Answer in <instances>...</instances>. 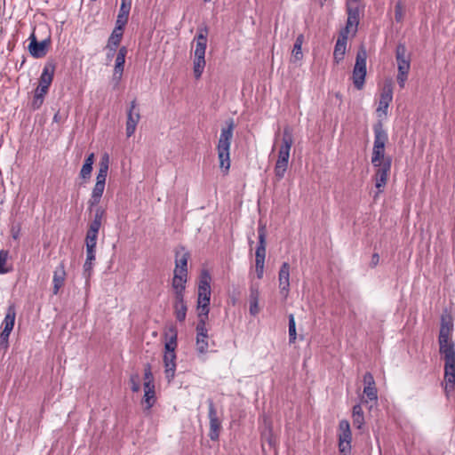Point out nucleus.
Masks as SVG:
<instances>
[{"instance_id": "1", "label": "nucleus", "mask_w": 455, "mask_h": 455, "mask_svg": "<svg viewBox=\"0 0 455 455\" xmlns=\"http://www.w3.org/2000/svg\"><path fill=\"white\" fill-rule=\"evenodd\" d=\"M439 352L444 360L443 387L449 395L455 389V343L451 336L438 337Z\"/></svg>"}, {"instance_id": "2", "label": "nucleus", "mask_w": 455, "mask_h": 455, "mask_svg": "<svg viewBox=\"0 0 455 455\" xmlns=\"http://www.w3.org/2000/svg\"><path fill=\"white\" fill-rule=\"evenodd\" d=\"M225 127L221 128L220 135L217 144L218 157L220 167L226 172L230 168V147L235 130L233 119H229Z\"/></svg>"}, {"instance_id": "3", "label": "nucleus", "mask_w": 455, "mask_h": 455, "mask_svg": "<svg viewBox=\"0 0 455 455\" xmlns=\"http://www.w3.org/2000/svg\"><path fill=\"white\" fill-rule=\"evenodd\" d=\"M293 140L291 131L289 127L283 129L282 145L278 151V158L276 160L274 172L276 181H280L283 179L285 172L288 168L290 151L292 146Z\"/></svg>"}, {"instance_id": "4", "label": "nucleus", "mask_w": 455, "mask_h": 455, "mask_svg": "<svg viewBox=\"0 0 455 455\" xmlns=\"http://www.w3.org/2000/svg\"><path fill=\"white\" fill-rule=\"evenodd\" d=\"M211 276L207 271H204L200 277L197 293L198 320L207 321L210 312L211 300Z\"/></svg>"}, {"instance_id": "5", "label": "nucleus", "mask_w": 455, "mask_h": 455, "mask_svg": "<svg viewBox=\"0 0 455 455\" xmlns=\"http://www.w3.org/2000/svg\"><path fill=\"white\" fill-rule=\"evenodd\" d=\"M207 36H208V28L207 27L199 28L197 30V34L195 37L196 42V49H195V59H194V76L196 79H199L202 76L205 67V51L207 45Z\"/></svg>"}, {"instance_id": "6", "label": "nucleus", "mask_w": 455, "mask_h": 455, "mask_svg": "<svg viewBox=\"0 0 455 455\" xmlns=\"http://www.w3.org/2000/svg\"><path fill=\"white\" fill-rule=\"evenodd\" d=\"M374 142L371 155V164L379 166L385 163L387 156H385V145L388 140L387 133L383 128L381 121L373 125Z\"/></svg>"}, {"instance_id": "7", "label": "nucleus", "mask_w": 455, "mask_h": 455, "mask_svg": "<svg viewBox=\"0 0 455 455\" xmlns=\"http://www.w3.org/2000/svg\"><path fill=\"white\" fill-rule=\"evenodd\" d=\"M259 243L255 251V267L257 277L261 279L264 273V265L266 258V237L267 228L266 225L259 223L258 227Z\"/></svg>"}, {"instance_id": "8", "label": "nucleus", "mask_w": 455, "mask_h": 455, "mask_svg": "<svg viewBox=\"0 0 455 455\" xmlns=\"http://www.w3.org/2000/svg\"><path fill=\"white\" fill-rule=\"evenodd\" d=\"M367 53L364 49H360L356 53L355 64L353 68L352 80L357 90H362L364 86Z\"/></svg>"}, {"instance_id": "9", "label": "nucleus", "mask_w": 455, "mask_h": 455, "mask_svg": "<svg viewBox=\"0 0 455 455\" xmlns=\"http://www.w3.org/2000/svg\"><path fill=\"white\" fill-rule=\"evenodd\" d=\"M346 10L347 20L346 27L341 31H344L345 34H349V32L352 31L353 35H355L360 22L359 0H347Z\"/></svg>"}, {"instance_id": "10", "label": "nucleus", "mask_w": 455, "mask_h": 455, "mask_svg": "<svg viewBox=\"0 0 455 455\" xmlns=\"http://www.w3.org/2000/svg\"><path fill=\"white\" fill-rule=\"evenodd\" d=\"M338 439L339 455H349L351 452L352 432L348 420L341 419L339 422Z\"/></svg>"}, {"instance_id": "11", "label": "nucleus", "mask_w": 455, "mask_h": 455, "mask_svg": "<svg viewBox=\"0 0 455 455\" xmlns=\"http://www.w3.org/2000/svg\"><path fill=\"white\" fill-rule=\"evenodd\" d=\"M393 100V84L391 81H386L381 89L379 106L376 109L379 117L387 116L389 104Z\"/></svg>"}, {"instance_id": "12", "label": "nucleus", "mask_w": 455, "mask_h": 455, "mask_svg": "<svg viewBox=\"0 0 455 455\" xmlns=\"http://www.w3.org/2000/svg\"><path fill=\"white\" fill-rule=\"evenodd\" d=\"M207 403L208 418L210 420L209 437L212 441H217L219 440L221 429V420L218 417L217 410L212 399H208Z\"/></svg>"}, {"instance_id": "13", "label": "nucleus", "mask_w": 455, "mask_h": 455, "mask_svg": "<svg viewBox=\"0 0 455 455\" xmlns=\"http://www.w3.org/2000/svg\"><path fill=\"white\" fill-rule=\"evenodd\" d=\"M29 41L28 52L32 57L40 59L47 54L51 43L50 38H46L41 42H38L35 33H32L29 36Z\"/></svg>"}, {"instance_id": "14", "label": "nucleus", "mask_w": 455, "mask_h": 455, "mask_svg": "<svg viewBox=\"0 0 455 455\" xmlns=\"http://www.w3.org/2000/svg\"><path fill=\"white\" fill-rule=\"evenodd\" d=\"M206 322L207 321L198 320V323L196 327V351L198 352V354H201V355L207 353L208 348H209V344H208L209 336H208V330L206 328Z\"/></svg>"}, {"instance_id": "15", "label": "nucleus", "mask_w": 455, "mask_h": 455, "mask_svg": "<svg viewBox=\"0 0 455 455\" xmlns=\"http://www.w3.org/2000/svg\"><path fill=\"white\" fill-rule=\"evenodd\" d=\"M140 120V110L137 108L136 100H133L130 108L127 111V121H126V136L130 138L132 136L136 131V127L138 123Z\"/></svg>"}, {"instance_id": "16", "label": "nucleus", "mask_w": 455, "mask_h": 455, "mask_svg": "<svg viewBox=\"0 0 455 455\" xmlns=\"http://www.w3.org/2000/svg\"><path fill=\"white\" fill-rule=\"evenodd\" d=\"M395 59L397 62L398 73L409 74L411 68L410 56L407 54V49L404 44H398L395 49Z\"/></svg>"}, {"instance_id": "17", "label": "nucleus", "mask_w": 455, "mask_h": 455, "mask_svg": "<svg viewBox=\"0 0 455 455\" xmlns=\"http://www.w3.org/2000/svg\"><path fill=\"white\" fill-rule=\"evenodd\" d=\"M67 277L65 264L61 261L53 271L52 276V294L57 295L60 290L64 286Z\"/></svg>"}, {"instance_id": "18", "label": "nucleus", "mask_w": 455, "mask_h": 455, "mask_svg": "<svg viewBox=\"0 0 455 455\" xmlns=\"http://www.w3.org/2000/svg\"><path fill=\"white\" fill-rule=\"evenodd\" d=\"M278 279L280 293L286 299L290 289V265L287 262L282 264Z\"/></svg>"}, {"instance_id": "19", "label": "nucleus", "mask_w": 455, "mask_h": 455, "mask_svg": "<svg viewBox=\"0 0 455 455\" xmlns=\"http://www.w3.org/2000/svg\"><path fill=\"white\" fill-rule=\"evenodd\" d=\"M55 69L56 63L54 60H49L48 61H46V63L44 66L42 74L39 77V85L50 88L53 80Z\"/></svg>"}, {"instance_id": "20", "label": "nucleus", "mask_w": 455, "mask_h": 455, "mask_svg": "<svg viewBox=\"0 0 455 455\" xmlns=\"http://www.w3.org/2000/svg\"><path fill=\"white\" fill-rule=\"evenodd\" d=\"M347 36L348 34H345L344 31H340L333 52V58L336 63H339L344 59L347 49Z\"/></svg>"}, {"instance_id": "21", "label": "nucleus", "mask_w": 455, "mask_h": 455, "mask_svg": "<svg viewBox=\"0 0 455 455\" xmlns=\"http://www.w3.org/2000/svg\"><path fill=\"white\" fill-rule=\"evenodd\" d=\"M173 310L176 320L180 323L184 322L188 311L185 296H173Z\"/></svg>"}, {"instance_id": "22", "label": "nucleus", "mask_w": 455, "mask_h": 455, "mask_svg": "<svg viewBox=\"0 0 455 455\" xmlns=\"http://www.w3.org/2000/svg\"><path fill=\"white\" fill-rule=\"evenodd\" d=\"M176 353L165 352L164 355L165 378L171 382L175 376L176 371Z\"/></svg>"}, {"instance_id": "23", "label": "nucleus", "mask_w": 455, "mask_h": 455, "mask_svg": "<svg viewBox=\"0 0 455 455\" xmlns=\"http://www.w3.org/2000/svg\"><path fill=\"white\" fill-rule=\"evenodd\" d=\"M109 168V156L104 154L100 162L99 171L96 176V182L106 185V180Z\"/></svg>"}, {"instance_id": "24", "label": "nucleus", "mask_w": 455, "mask_h": 455, "mask_svg": "<svg viewBox=\"0 0 455 455\" xmlns=\"http://www.w3.org/2000/svg\"><path fill=\"white\" fill-rule=\"evenodd\" d=\"M104 189H105L104 184L97 183V182L95 183V185L92 188V194H91V197L87 203L89 205L90 211H92L94 206H97L100 204L102 195L104 193Z\"/></svg>"}, {"instance_id": "25", "label": "nucleus", "mask_w": 455, "mask_h": 455, "mask_svg": "<svg viewBox=\"0 0 455 455\" xmlns=\"http://www.w3.org/2000/svg\"><path fill=\"white\" fill-rule=\"evenodd\" d=\"M49 91V88H46L45 86H41L38 84L36 89L35 90L34 97L31 101V108L33 110H37L41 108V106L44 103V97L47 94Z\"/></svg>"}, {"instance_id": "26", "label": "nucleus", "mask_w": 455, "mask_h": 455, "mask_svg": "<svg viewBox=\"0 0 455 455\" xmlns=\"http://www.w3.org/2000/svg\"><path fill=\"white\" fill-rule=\"evenodd\" d=\"M16 318V307L14 304H10L7 307L4 319L2 323L3 330L12 331L14 327Z\"/></svg>"}, {"instance_id": "27", "label": "nucleus", "mask_w": 455, "mask_h": 455, "mask_svg": "<svg viewBox=\"0 0 455 455\" xmlns=\"http://www.w3.org/2000/svg\"><path fill=\"white\" fill-rule=\"evenodd\" d=\"M259 291L255 285L250 287V314L253 316L259 312Z\"/></svg>"}, {"instance_id": "28", "label": "nucleus", "mask_w": 455, "mask_h": 455, "mask_svg": "<svg viewBox=\"0 0 455 455\" xmlns=\"http://www.w3.org/2000/svg\"><path fill=\"white\" fill-rule=\"evenodd\" d=\"M156 402V390L155 387H148V385H144V396L142 399V403L145 404V410L149 411Z\"/></svg>"}, {"instance_id": "29", "label": "nucleus", "mask_w": 455, "mask_h": 455, "mask_svg": "<svg viewBox=\"0 0 455 455\" xmlns=\"http://www.w3.org/2000/svg\"><path fill=\"white\" fill-rule=\"evenodd\" d=\"M123 35L124 30H117V28H114L110 36L108 37L106 49L109 51H116L123 38Z\"/></svg>"}, {"instance_id": "30", "label": "nucleus", "mask_w": 455, "mask_h": 455, "mask_svg": "<svg viewBox=\"0 0 455 455\" xmlns=\"http://www.w3.org/2000/svg\"><path fill=\"white\" fill-rule=\"evenodd\" d=\"M453 331L452 318L446 315L441 317V326L438 337H448L451 335Z\"/></svg>"}, {"instance_id": "31", "label": "nucleus", "mask_w": 455, "mask_h": 455, "mask_svg": "<svg viewBox=\"0 0 455 455\" xmlns=\"http://www.w3.org/2000/svg\"><path fill=\"white\" fill-rule=\"evenodd\" d=\"M9 251L0 250V274L5 275L13 271V266L9 262Z\"/></svg>"}, {"instance_id": "32", "label": "nucleus", "mask_w": 455, "mask_h": 455, "mask_svg": "<svg viewBox=\"0 0 455 455\" xmlns=\"http://www.w3.org/2000/svg\"><path fill=\"white\" fill-rule=\"evenodd\" d=\"M353 425L357 429H361L364 425V416L362 406L355 404L352 410Z\"/></svg>"}, {"instance_id": "33", "label": "nucleus", "mask_w": 455, "mask_h": 455, "mask_svg": "<svg viewBox=\"0 0 455 455\" xmlns=\"http://www.w3.org/2000/svg\"><path fill=\"white\" fill-rule=\"evenodd\" d=\"M186 279H182L180 276H173L172 281V287L173 290V296H185L186 290Z\"/></svg>"}, {"instance_id": "34", "label": "nucleus", "mask_w": 455, "mask_h": 455, "mask_svg": "<svg viewBox=\"0 0 455 455\" xmlns=\"http://www.w3.org/2000/svg\"><path fill=\"white\" fill-rule=\"evenodd\" d=\"M391 165H392V158H391V156H387L385 163H383L382 164H380L379 166H374L375 168H377L374 176H377V177L380 176L382 178L388 179L389 173L391 171Z\"/></svg>"}, {"instance_id": "35", "label": "nucleus", "mask_w": 455, "mask_h": 455, "mask_svg": "<svg viewBox=\"0 0 455 455\" xmlns=\"http://www.w3.org/2000/svg\"><path fill=\"white\" fill-rule=\"evenodd\" d=\"M98 235L93 233L86 232L85 235V247H86V254H96V245H97Z\"/></svg>"}, {"instance_id": "36", "label": "nucleus", "mask_w": 455, "mask_h": 455, "mask_svg": "<svg viewBox=\"0 0 455 455\" xmlns=\"http://www.w3.org/2000/svg\"><path fill=\"white\" fill-rule=\"evenodd\" d=\"M304 42V36L302 34L299 35L295 40L293 49L291 52L292 58L295 60H300L303 58V53L301 50L302 44Z\"/></svg>"}, {"instance_id": "37", "label": "nucleus", "mask_w": 455, "mask_h": 455, "mask_svg": "<svg viewBox=\"0 0 455 455\" xmlns=\"http://www.w3.org/2000/svg\"><path fill=\"white\" fill-rule=\"evenodd\" d=\"M189 256V252L185 251L184 249H182V251H177L175 256V267L188 268Z\"/></svg>"}, {"instance_id": "38", "label": "nucleus", "mask_w": 455, "mask_h": 455, "mask_svg": "<svg viewBox=\"0 0 455 455\" xmlns=\"http://www.w3.org/2000/svg\"><path fill=\"white\" fill-rule=\"evenodd\" d=\"M297 338L296 323L292 314L289 315V342L294 343Z\"/></svg>"}, {"instance_id": "39", "label": "nucleus", "mask_w": 455, "mask_h": 455, "mask_svg": "<svg viewBox=\"0 0 455 455\" xmlns=\"http://www.w3.org/2000/svg\"><path fill=\"white\" fill-rule=\"evenodd\" d=\"M173 334L170 337L169 340L165 343V352L175 353L177 347V332L174 330H171Z\"/></svg>"}, {"instance_id": "40", "label": "nucleus", "mask_w": 455, "mask_h": 455, "mask_svg": "<svg viewBox=\"0 0 455 455\" xmlns=\"http://www.w3.org/2000/svg\"><path fill=\"white\" fill-rule=\"evenodd\" d=\"M12 331L3 330L0 333V350H2L4 353L6 352V350L9 347V337Z\"/></svg>"}, {"instance_id": "41", "label": "nucleus", "mask_w": 455, "mask_h": 455, "mask_svg": "<svg viewBox=\"0 0 455 455\" xmlns=\"http://www.w3.org/2000/svg\"><path fill=\"white\" fill-rule=\"evenodd\" d=\"M94 260H95V254H93V253L86 254V259L84 264V275H87V277H89L91 275V271L92 269V264H93Z\"/></svg>"}, {"instance_id": "42", "label": "nucleus", "mask_w": 455, "mask_h": 455, "mask_svg": "<svg viewBox=\"0 0 455 455\" xmlns=\"http://www.w3.org/2000/svg\"><path fill=\"white\" fill-rule=\"evenodd\" d=\"M373 179H374V181H375V187L378 189V192L374 196V198H376L379 194H380V193H382L384 191V188H385V187L387 185V182L388 179L382 178L380 176L379 177L373 176Z\"/></svg>"}, {"instance_id": "43", "label": "nucleus", "mask_w": 455, "mask_h": 455, "mask_svg": "<svg viewBox=\"0 0 455 455\" xmlns=\"http://www.w3.org/2000/svg\"><path fill=\"white\" fill-rule=\"evenodd\" d=\"M148 387H155L154 383V376L151 371L150 364H147L144 369V385H148Z\"/></svg>"}, {"instance_id": "44", "label": "nucleus", "mask_w": 455, "mask_h": 455, "mask_svg": "<svg viewBox=\"0 0 455 455\" xmlns=\"http://www.w3.org/2000/svg\"><path fill=\"white\" fill-rule=\"evenodd\" d=\"M124 64L115 65L113 73V81H115L116 86H117L122 79L124 73Z\"/></svg>"}, {"instance_id": "45", "label": "nucleus", "mask_w": 455, "mask_h": 455, "mask_svg": "<svg viewBox=\"0 0 455 455\" xmlns=\"http://www.w3.org/2000/svg\"><path fill=\"white\" fill-rule=\"evenodd\" d=\"M130 385L132 392L137 393L140 389V377L138 373L132 374L130 377Z\"/></svg>"}, {"instance_id": "46", "label": "nucleus", "mask_w": 455, "mask_h": 455, "mask_svg": "<svg viewBox=\"0 0 455 455\" xmlns=\"http://www.w3.org/2000/svg\"><path fill=\"white\" fill-rule=\"evenodd\" d=\"M92 165L93 164H83V166L80 170V173H79V176L81 179H83L85 181L90 180V178L92 176Z\"/></svg>"}, {"instance_id": "47", "label": "nucleus", "mask_w": 455, "mask_h": 455, "mask_svg": "<svg viewBox=\"0 0 455 455\" xmlns=\"http://www.w3.org/2000/svg\"><path fill=\"white\" fill-rule=\"evenodd\" d=\"M404 17V8L401 1L395 5V19L396 22H402Z\"/></svg>"}, {"instance_id": "48", "label": "nucleus", "mask_w": 455, "mask_h": 455, "mask_svg": "<svg viewBox=\"0 0 455 455\" xmlns=\"http://www.w3.org/2000/svg\"><path fill=\"white\" fill-rule=\"evenodd\" d=\"M363 394L370 401L376 402L378 400V390L376 387H364Z\"/></svg>"}, {"instance_id": "49", "label": "nucleus", "mask_w": 455, "mask_h": 455, "mask_svg": "<svg viewBox=\"0 0 455 455\" xmlns=\"http://www.w3.org/2000/svg\"><path fill=\"white\" fill-rule=\"evenodd\" d=\"M127 52L128 50L126 46H122L119 48L116 57L115 65L124 64Z\"/></svg>"}, {"instance_id": "50", "label": "nucleus", "mask_w": 455, "mask_h": 455, "mask_svg": "<svg viewBox=\"0 0 455 455\" xmlns=\"http://www.w3.org/2000/svg\"><path fill=\"white\" fill-rule=\"evenodd\" d=\"M128 16L118 14L115 28H117V30H124L128 22Z\"/></svg>"}, {"instance_id": "51", "label": "nucleus", "mask_w": 455, "mask_h": 455, "mask_svg": "<svg viewBox=\"0 0 455 455\" xmlns=\"http://www.w3.org/2000/svg\"><path fill=\"white\" fill-rule=\"evenodd\" d=\"M106 216V210L101 206L96 207L94 210L93 221L100 222L102 224V220Z\"/></svg>"}, {"instance_id": "52", "label": "nucleus", "mask_w": 455, "mask_h": 455, "mask_svg": "<svg viewBox=\"0 0 455 455\" xmlns=\"http://www.w3.org/2000/svg\"><path fill=\"white\" fill-rule=\"evenodd\" d=\"M101 226H102V224L100 222L92 220L89 224L87 232L92 233V234L95 233V234L99 235V231L101 228Z\"/></svg>"}, {"instance_id": "53", "label": "nucleus", "mask_w": 455, "mask_h": 455, "mask_svg": "<svg viewBox=\"0 0 455 455\" xmlns=\"http://www.w3.org/2000/svg\"><path fill=\"white\" fill-rule=\"evenodd\" d=\"M363 384L364 387H376L373 375L371 372L368 371L363 375Z\"/></svg>"}, {"instance_id": "54", "label": "nucleus", "mask_w": 455, "mask_h": 455, "mask_svg": "<svg viewBox=\"0 0 455 455\" xmlns=\"http://www.w3.org/2000/svg\"><path fill=\"white\" fill-rule=\"evenodd\" d=\"M131 8H132V5L130 4V3H127V4L121 3L118 14L125 15V16L129 17Z\"/></svg>"}, {"instance_id": "55", "label": "nucleus", "mask_w": 455, "mask_h": 455, "mask_svg": "<svg viewBox=\"0 0 455 455\" xmlns=\"http://www.w3.org/2000/svg\"><path fill=\"white\" fill-rule=\"evenodd\" d=\"M173 276L188 280V268H174Z\"/></svg>"}, {"instance_id": "56", "label": "nucleus", "mask_w": 455, "mask_h": 455, "mask_svg": "<svg viewBox=\"0 0 455 455\" xmlns=\"http://www.w3.org/2000/svg\"><path fill=\"white\" fill-rule=\"evenodd\" d=\"M407 78H408V74H406V73H398L397 74L396 79H397V83H398L400 88H402V89L404 88L405 82H406Z\"/></svg>"}, {"instance_id": "57", "label": "nucleus", "mask_w": 455, "mask_h": 455, "mask_svg": "<svg viewBox=\"0 0 455 455\" xmlns=\"http://www.w3.org/2000/svg\"><path fill=\"white\" fill-rule=\"evenodd\" d=\"M11 235H12V239L19 240L20 235V225L12 226L11 228Z\"/></svg>"}, {"instance_id": "58", "label": "nucleus", "mask_w": 455, "mask_h": 455, "mask_svg": "<svg viewBox=\"0 0 455 455\" xmlns=\"http://www.w3.org/2000/svg\"><path fill=\"white\" fill-rule=\"evenodd\" d=\"M379 256L378 253H374L371 257V266L372 267H376L379 264Z\"/></svg>"}, {"instance_id": "59", "label": "nucleus", "mask_w": 455, "mask_h": 455, "mask_svg": "<svg viewBox=\"0 0 455 455\" xmlns=\"http://www.w3.org/2000/svg\"><path fill=\"white\" fill-rule=\"evenodd\" d=\"M94 154L93 153H91L87 156V157L85 158L84 160V164H93L94 163Z\"/></svg>"}, {"instance_id": "60", "label": "nucleus", "mask_w": 455, "mask_h": 455, "mask_svg": "<svg viewBox=\"0 0 455 455\" xmlns=\"http://www.w3.org/2000/svg\"><path fill=\"white\" fill-rule=\"evenodd\" d=\"M61 121V116L60 114V111H57L55 115L53 116V122L60 123Z\"/></svg>"}, {"instance_id": "61", "label": "nucleus", "mask_w": 455, "mask_h": 455, "mask_svg": "<svg viewBox=\"0 0 455 455\" xmlns=\"http://www.w3.org/2000/svg\"><path fill=\"white\" fill-rule=\"evenodd\" d=\"M115 52H116V51H109L108 50V52L107 53V59L108 60H111L114 57Z\"/></svg>"}, {"instance_id": "62", "label": "nucleus", "mask_w": 455, "mask_h": 455, "mask_svg": "<svg viewBox=\"0 0 455 455\" xmlns=\"http://www.w3.org/2000/svg\"><path fill=\"white\" fill-rule=\"evenodd\" d=\"M327 0H319V4L321 6H323Z\"/></svg>"}, {"instance_id": "63", "label": "nucleus", "mask_w": 455, "mask_h": 455, "mask_svg": "<svg viewBox=\"0 0 455 455\" xmlns=\"http://www.w3.org/2000/svg\"><path fill=\"white\" fill-rule=\"evenodd\" d=\"M121 3H124V4L130 3V4L132 5V0H122Z\"/></svg>"}, {"instance_id": "64", "label": "nucleus", "mask_w": 455, "mask_h": 455, "mask_svg": "<svg viewBox=\"0 0 455 455\" xmlns=\"http://www.w3.org/2000/svg\"><path fill=\"white\" fill-rule=\"evenodd\" d=\"M205 3L211 2L212 0H204Z\"/></svg>"}]
</instances>
